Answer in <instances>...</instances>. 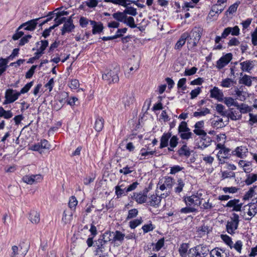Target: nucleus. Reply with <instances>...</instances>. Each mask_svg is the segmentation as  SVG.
Returning <instances> with one entry per match:
<instances>
[{
  "label": "nucleus",
  "mask_w": 257,
  "mask_h": 257,
  "mask_svg": "<svg viewBox=\"0 0 257 257\" xmlns=\"http://www.w3.org/2000/svg\"><path fill=\"white\" fill-rule=\"evenodd\" d=\"M148 190H144L143 193L139 192L134 193V199L138 203L142 204L146 202L147 200Z\"/></svg>",
  "instance_id": "nucleus-14"
},
{
  "label": "nucleus",
  "mask_w": 257,
  "mask_h": 257,
  "mask_svg": "<svg viewBox=\"0 0 257 257\" xmlns=\"http://www.w3.org/2000/svg\"><path fill=\"white\" fill-rule=\"evenodd\" d=\"M211 142V139L207 135L206 133L200 136V143H199L198 148L201 149L206 148L210 145Z\"/></svg>",
  "instance_id": "nucleus-12"
},
{
  "label": "nucleus",
  "mask_w": 257,
  "mask_h": 257,
  "mask_svg": "<svg viewBox=\"0 0 257 257\" xmlns=\"http://www.w3.org/2000/svg\"><path fill=\"white\" fill-rule=\"evenodd\" d=\"M134 101V96L132 94H126L122 98V102L124 105L129 106L132 104Z\"/></svg>",
  "instance_id": "nucleus-32"
},
{
  "label": "nucleus",
  "mask_w": 257,
  "mask_h": 257,
  "mask_svg": "<svg viewBox=\"0 0 257 257\" xmlns=\"http://www.w3.org/2000/svg\"><path fill=\"white\" fill-rule=\"evenodd\" d=\"M201 35V30L200 28H195L192 31L189 37H191L193 39L192 47L197 46L198 42L200 39Z\"/></svg>",
  "instance_id": "nucleus-9"
},
{
  "label": "nucleus",
  "mask_w": 257,
  "mask_h": 257,
  "mask_svg": "<svg viewBox=\"0 0 257 257\" xmlns=\"http://www.w3.org/2000/svg\"><path fill=\"white\" fill-rule=\"evenodd\" d=\"M239 3H234V4L231 5L228 10L226 12V13H229V14H232L234 12H235L237 10V7L239 5Z\"/></svg>",
  "instance_id": "nucleus-62"
},
{
  "label": "nucleus",
  "mask_w": 257,
  "mask_h": 257,
  "mask_svg": "<svg viewBox=\"0 0 257 257\" xmlns=\"http://www.w3.org/2000/svg\"><path fill=\"white\" fill-rule=\"evenodd\" d=\"M178 154L180 156H185L187 158L190 156V150L186 143L178 150Z\"/></svg>",
  "instance_id": "nucleus-24"
},
{
  "label": "nucleus",
  "mask_w": 257,
  "mask_h": 257,
  "mask_svg": "<svg viewBox=\"0 0 257 257\" xmlns=\"http://www.w3.org/2000/svg\"><path fill=\"white\" fill-rule=\"evenodd\" d=\"M242 246V242L241 240H237L233 245V247L238 252L241 253Z\"/></svg>",
  "instance_id": "nucleus-61"
},
{
  "label": "nucleus",
  "mask_w": 257,
  "mask_h": 257,
  "mask_svg": "<svg viewBox=\"0 0 257 257\" xmlns=\"http://www.w3.org/2000/svg\"><path fill=\"white\" fill-rule=\"evenodd\" d=\"M231 150L228 148H223L222 150H220L217 155V158L220 162H221V159L228 158L231 154Z\"/></svg>",
  "instance_id": "nucleus-18"
},
{
  "label": "nucleus",
  "mask_w": 257,
  "mask_h": 257,
  "mask_svg": "<svg viewBox=\"0 0 257 257\" xmlns=\"http://www.w3.org/2000/svg\"><path fill=\"white\" fill-rule=\"evenodd\" d=\"M112 234H113V232H105L101 236L102 238L103 239V241H104L106 243L110 241L114 242Z\"/></svg>",
  "instance_id": "nucleus-36"
},
{
  "label": "nucleus",
  "mask_w": 257,
  "mask_h": 257,
  "mask_svg": "<svg viewBox=\"0 0 257 257\" xmlns=\"http://www.w3.org/2000/svg\"><path fill=\"white\" fill-rule=\"evenodd\" d=\"M132 169L133 167L126 166L122 169H120L119 172L120 173H122L124 175H126L130 173H131L133 171Z\"/></svg>",
  "instance_id": "nucleus-57"
},
{
  "label": "nucleus",
  "mask_w": 257,
  "mask_h": 257,
  "mask_svg": "<svg viewBox=\"0 0 257 257\" xmlns=\"http://www.w3.org/2000/svg\"><path fill=\"white\" fill-rule=\"evenodd\" d=\"M202 199V194L199 192H197L190 196H185L183 199L186 206L195 208L201 205Z\"/></svg>",
  "instance_id": "nucleus-2"
},
{
  "label": "nucleus",
  "mask_w": 257,
  "mask_h": 257,
  "mask_svg": "<svg viewBox=\"0 0 257 257\" xmlns=\"http://www.w3.org/2000/svg\"><path fill=\"white\" fill-rule=\"evenodd\" d=\"M155 228V226L151 223L145 224L143 226L142 229L144 233H147L153 230Z\"/></svg>",
  "instance_id": "nucleus-59"
},
{
  "label": "nucleus",
  "mask_w": 257,
  "mask_h": 257,
  "mask_svg": "<svg viewBox=\"0 0 257 257\" xmlns=\"http://www.w3.org/2000/svg\"><path fill=\"white\" fill-rule=\"evenodd\" d=\"M142 221V218L134 219L130 222V226L131 228L134 229L139 225L141 224Z\"/></svg>",
  "instance_id": "nucleus-52"
},
{
  "label": "nucleus",
  "mask_w": 257,
  "mask_h": 257,
  "mask_svg": "<svg viewBox=\"0 0 257 257\" xmlns=\"http://www.w3.org/2000/svg\"><path fill=\"white\" fill-rule=\"evenodd\" d=\"M178 133L182 140H188L191 138L193 134L190 132L186 121H182L178 127Z\"/></svg>",
  "instance_id": "nucleus-4"
},
{
  "label": "nucleus",
  "mask_w": 257,
  "mask_h": 257,
  "mask_svg": "<svg viewBox=\"0 0 257 257\" xmlns=\"http://www.w3.org/2000/svg\"><path fill=\"white\" fill-rule=\"evenodd\" d=\"M106 243L104 241L102 237H100L96 241V245L97 246V249H98L99 251L102 252L103 251V249L105 247V244Z\"/></svg>",
  "instance_id": "nucleus-42"
},
{
  "label": "nucleus",
  "mask_w": 257,
  "mask_h": 257,
  "mask_svg": "<svg viewBox=\"0 0 257 257\" xmlns=\"http://www.w3.org/2000/svg\"><path fill=\"white\" fill-rule=\"evenodd\" d=\"M104 125V119L102 117L98 116L95 120L94 123V128L95 131L99 132H100L103 127Z\"/></svg>",
  "instance_id": "nucleus-27"
},
{
  "label": "nucleus",
  "mask_w": 257,
  "mask_h": 257,
  "mask_svg": "<svg viewBox=\"0 0 257 257\" xmlns=\"http://www.w3.org/2000/svg\"><path fill=\"white\" fill-rule=\"evenodd\" d=\"M251 78L255 79V77H251V76L244 74L241 79H240L239 82L240 84H243L247 86H251L252 85Z\"/></svg>",
  "instance_id": "nucleus-28"
},
{
  "label": "nucleus",
  "mask_w": 257,
  "mask_h": 257,
  "mask_svg": "<svg viewBox=\"0 0 257 257\" xmlns=\"http://www.w3.org/2000/svg\"><path fill=\"white\" fill-rule=\"evenodd\" d=\"M169 142L170 147L172 148H174L177 147L178 144L179 139L176 136H173L170 138Z\"/></svg>",
  "instance_id": "nucleus-51"
},
{
  "label": "nucleus",
  "mask_w": 257,
  "mask_h": 257,
  "mask_svg": "<svg viewBox=\"0 0 257 257\" xmlns=\"http://www.w3.org/2000/svg\"><path fill=\"white\" fill-rule=\"evenodd\" d=\"M77 203L76 198L74 196H72L69 200L68 205L71 209H75Z\"/></svg>",
  "instance_id": "nucleus-58"
},
{
  "label": "nucleus",
  "mask_w": 257,
  "mask_h": 257,
  "mask_svg": "<svg viewBox=\"0 0 257 257\" xmlns=\"http://www.w3.org/2000/svg\"><path fill=\"white\" fill-rule=\"evenodd\" d=\"M240 68L242 71L249 73L254 66L253 61L246 60L240 63Z\"/></svg>",
  "instance_id": "nucleus-16"
},
{
  "label": "nucleus",
  "mask_w": 257,
  "mask_h": 257,
  "mask_svg": "<svg viewBox=\"0 0 257 257\" xmlns=\"http://www.w3.org/2000/svg\"><path fill=\"white\" fill-rule=\"evenodd\" d=\"M210 229L209 226L207 225H205L204 224L198 227L197 228V232L200 236H202L208 233Z\"/></svg>",
  "instance_id": "nucleus-33"
},
{
  "label": "nucleus",
  "mask_w": 257,
  "mask_h": 257,
  "mask_svg": "<svg viewBox=\"0 0 257 257\" xmlns=\"http://www.w3.org/2000/svg\"><path fill=\"white\" fill-rule=\"evenodd\" d=\"M236 107L239 110L240 113H246L252 111V108L244 103H241L240 104L238 103L236 104Z\"/></svg>",
  "instance_id": "nucleus-30"
},
{
  "label": "nucleus",
  "mask_w": 257,
  "mask_h": 257,
  "mask_svg": "<svg viewBox=\"0 0 257 257\" xmlns=\"http://www.w3.org/2000/svg\"><path fill=\"white\" fill-rule=\"evenodd\" d=\"M197 211V209H196L195 207L187 206L185 207L182 208L180 210V212L182 213L187 214L192 212H195Z\"/></svg>",
  "instance_id": "nucleus-50"
},
{
  "label": "nucleus",
  "mask_w": 257,
  "mask_h": 257,
  "mask_svg": "<svg viewBox=\"0 0 257 257\" xmlns=\"http://www.w3.org/2000/svg\"><path fill=\"white\" fill-rule=\"evenodd\" d=\"M112 17L117 21L123 23L124 20L127 18V16H124L123 13L120 12H117L113 14Z\"/></svg>",
  "instance_id": "nucleus-44"
},
{
  "label": "nucleus",
  "mask_w": 257,
  "mask_h": 257,
  "mask_svg": "<svg viewBox=\"0 0 257 257\" xmlns=\"http://www.w3.org/2000/svg\"><path fill=\"white\" fill-rule=\"evenodd\" d=\"M204 124V122L203 120L197 121L194 125L195 129L193 130L194 133L199 136L205 134L206 132L202 130Z\"/></svg>",
  "instance_id": "nucleus-20"
},
{
  "label": "nucleus",
  "mask_w": 257,
  "mask_h": 257,
  "mask_svg": "<svg viewBox=\"0 0 257 257\" xmlns=\"http://www.w3.org/2000/svg\"><path fill=\"white\" fill-rule=\"evenodd\" d=\"M72 216V212L70 210H66L63 212L62 220L67 223L71 219Z\"/></svg>",
  "instance_id": "nucleus-38"
},
{
  "label": "nucleus",
  "mask_w": 257,
  "mask_h": 257,
  "mask_svg": "<svg viewBox=\"0 0 257 257\" xmlns=\"http://www.w3.org/2000/svg\"><path fill=\"white\" fill-rule=\"evenodd\" d=\"M112 235L113 236L112 237L114 242H116L117 241L122 242L125 236L124 234L118 230L113 232V234H112Z\"/></svg>",
  "instance_id": "nucleus-29"
},
{
  "label": "nucleus",
  "mask_w": 257,
  "mask_h": 257,
  "mask_svg": "<svg viewBox=\"0 0 257 257\" xmlns=\"http://www.w3.org/2000/svg\"><path fill=\"white\" fill-rule=\"evenodd\" d=\"M75 28L73 24V20L71 18H69L64 23L61 30V34L64 35L66 33L71 32Z\"/></svg>",
  "instance_id": "nucleus-13"
},
{
  "label": "nucleus",
  "mask_w": 257,
  "mask_h": 257,
  "mask_svg": "<svg viewBox=\"0 0 257 257\" xmlns=\"http://www.w3.org/2000/svg\"><path fill=\"white\" fill-rule=\"evenodd\" d=\"M257 179V175L255 174H249L245 180V184L249 185L254 182Z\"/></svg>",
  "instance_id": "nucleus-43"
},
{
  "label": "nucleus",
  "mask_w": 257,
  "mask_h": 257,
  "mask_svg": "<svg viewBox=\"0 0 257 257\" xmlns=\"http://www.w3.org/2000/svg\"><path fill=\"white\" fill-rule=\"evenodd\" d=\"M220 251L222 250L218 247H215L212 249L211 251L209 250V254L210 257H223V255L221 254ZM225 257H226V256Z\"/></svg>",
  "instance_id": "nucleus-34"
},
{
  "label": "nucleus",
  "mask_w": 257,
  "mask_h": 257,
  "mask_svg": "<svg viewBox=\"0 0 257 257\" xmlns=\"http://www.w3.org/2000/svg\"><path fill=\"white\" fill-rule=\"evenodd\" d=\"M189 37V35L188 33H183L179 40L176 43L175 48L177 50H180L182 46L185 44L187 38Z\"/></svg>",
  "instance_id": "nucleus-22"
},
{
  "label": "nucleus",
  "mask_w": 257,
  "mask_h": 257,
  "mask_svg": "<svg viewBox=\"0 0 257 257\" xmlns=\"http://www.w3.org/2000/svg\"><path fill=\"white\" fill-rule=\"evenodd\" d=\"M185 186V183L182 179L180 178L177 181V186L174 188L175 193L179 194L183 191V188Z\"/></svg>",
  "instance_id": "nucleus-37"
},
{
  "label": "nucleus",
  "mask_w": 257,
  "mask_h": 257,
  "mask_svg": "<svg viewBox=\"0 0 257 257\" xmlns=\"http://www.w3.org/2000/svg\"><path fill=\"white\" fill-rule=\"evenodd\" d=\"M12 254L14 256L17 255L18 257H23L28 252V247H25L23 248L21 245L19 246L14 245L12 247Z\"/></svg>",
  "instance_id": "nucleus-11"
},
{
  "label": "nucleus",
  "mask_w": 257,
  "mask_h": 257,
  "mask_svg": "<svg viewBox=\"0 0 257 257\" xmlns=\"http://www.w3.org/2000/svg\"><path fill=\"white\" fill-rule=\"evenodd\" d=\"M209 252L208 246L199 244L190 248L188 252L189 257H205Z\"/></svg>",
  "instance_id": "nucleus-1"
},
{
  "label": "nucleus",
  "mask_w": 257,
  "mask_h": 257,
  "mask_svg": "<svg viewBox=\"0 0 257 257\" xmlns=\"http://www.w3.org/2000/svg\"><path fill=\"white\" fill-rule=\"evenodd\" d=\"M90 24L92 26V34L95 35L97 33H100L103 29V25L101 23L97 24L94 21H90Z\"/></svg>",
  "instance_id": "nucleus-25"
},
{
  "label": "nucleus",
  "mask_w": 257,
  "mask_h": 257,
  "mask_svg": "<svg viewBox=\"0 0 257 257\" xmlns=\"http://www.w3.org/2000/svg\"><path fill=\"white\" fill-rule=\"evenodd\" d=\"M119 72V68L116 66L106 73L102 74V79L106 80L108 83L117 82L119 81L118 75Z\"/></svg>",
  "instance_id": "nucleus-3"
},
{
  "label": "nucleus",
  "mask_w": 257,
  "mask_h": 257,
  "mask_svg": "<svg viewBox=\"0 0 257 257\" xmlns=\"http://www.w3.org/2000/svg\"><path fill=\"white\" fill-rule=\"evenodd\" d=\"M232 215L233 216L231 217V220L228 221L226 225V230L230 234L234 233V231L237 229L239 222L238 214L233 213Z\"/></svg>",
  "instance_id": "nucleus-5"
},
{
  "label": "nucleus",
  "mask_w": 257,
  "mask_h": 257,
  "mask_svg": "<svg viewBox=\"0 0 257 257\" xmlns=\"http://www.w3.org/2000/svg\"><path fill=\"white\" fill-rule=\"evenodd\" d=\"M216 110L222 116H226L228 115V111L225 109V107L221 104H217Z\"/></svg>",
  "instance_id": "nucleus-40"
},
{
  "label": "nucleus",
  "mask_w": 257,
  "mask_h": 257,
  "mask_svg": "<svg viewBox=\"0 0 257 257\" xmlns=\"http://www.w3.org/2000/svg\"><path fill=\"white\" fill-rule=\"evenodd\" d=\"M189 248V244L188 243H183L181 244L179 249V252L181 256H183L186 255L188 249Z\"/></svg>",
  "instance_id": "nucleus-45"
},
{
  "label": "nucleus",
  "mask_w": 257,
  "mask_h": 257,
  "mask_svg": "<svg viewBox=\"0 0 257 257\" xmlns=\"http://www.w3.org/2000/svg\"><path fill=\"white\" fill-rule=\"evenodd\" d=\"M239 165L242 167L243 168V170L244 172L246 173H249L250 171V168H246V167L250 166V163L247 162L245 163V161L243 160H240L238 163Z\"/></svg>",
  "instance_id": "nucleus-55"
},
{
  "label": "nucleus",
  "mask_w": 257,
  "mask_h": 257,
  "mask_svg": "<svg viewBox=\"0 0 257 257\" xmlns=\"http://www.w3.org/2000/svg\"><path fill=\"white\" fill-rule=\"evenodd\" d=\"M149 201L148 203L153 207H157L159 206L161 202L160 197H159L157 194H153L149 197Z\"/></svg>",
  "instance_id": "nucleus-23"
},
{
  "label": "nucleus",
  "mask_w": 257,
  "mask_h": 257,
  "mask_svg": "<svg viewBox=\"0 0 257 257\" xmlns=\"http://www.w3.org/2000/svg\"><path fill=\"white\" fill-rule=\"evenodd\" d=\"M210 113V110L207 108H204L202 110L200 111H195L194 112L193 115L195 117H198L199 116H204L207 114Z\"/></svg>",
  "instance_id": "nucleus-54"
},
{
  "label": "nucleus",
  "mask_w": 257,
  "mask_h": 257,
  "mask_svg": "<svg viewBox=\"0 0 257 257\" xmlns=\"http://www.w3.org/2000/svg\"><path fill=\"white\" fill-rule=\"evenodd\" d=\"M239 28L237 26L234 27H227L225 28L222 33V37L226 38L230 34L233 36H238L239 34Z\"/></svg>",
  "instance_id": "nucleus-10"
},
{
  "label": "nucleus",
  "mask_w": 257,
  "mask_h": 257,
  "mask_svg": "<svg viewBox=\"0 0 257 257\" xmlns=\"http://www.w3.org/2000/svg\"><path fill=\"white\" fill-rule=\"evenodd\" d=\"M210 97L221 101L223 100V93L217 87H214L210 90Z\"/></svg>",
  "instance_id": "nucleus-17"
},
{
  "label": "nucleus",
  "mask_w": 257,
  "mask_h": 257,
  "mask_svg": "<svg viewBox=\"0 0 257 257\" xmlns=\"http://www.w3.org/2000/svg\"><path fill=\"white\" fill-rule=\"evenodd\" d=\"M164 184L167 187V188L171 189L173 187L174 183V180L172 177H166L164 178Z\"/></svg>",
  "instance_id": "nucleus-48"
},
{
  "label": "nucleus",
  "mask_w": 257,
  "mask_h": 257,
  "mask_svg": "<svg viewBox=\"0 0 257 257\" xmlns=\"http://www.w3.org/2000/svg\"><path fill=\"white\" fill-rule=\"evenodd\" d=\"M221 238L223 240V241L230 247V248H232L233 242L230 237L226 234H222L221 235Z\"/></svg>",
  "instance_id": "nucleus-46"
},
{
  "label": "nucleus",
  "mask_w": 257,
  "mask_h": 257,
  "mask_svg": "<svg viewBox=\"0 0 257 257\" xmlns=\"http://www.w3.org/2000/svg\"><path fill=\"white\" fill-rule=\"evenodd\" d=\"M165 239L164 238H161L155 244V247H153V250L159 251L164 245Z\"/></svg>",
  "instance_id": "nucleus-49"
},
{
  "label": "nucleus",
  "mask_w": 257,
  "mask_h": 257,
  "mask_svg": "<svg viewBox=\"0 0 257 257\" xmlns=\"http://www.w3.org/2000/svg\"><path fill=\"white\" fill-rule=\"evenodd\" d=\"M248 152L247 149L245 147L240 146L237 147L234 150L231 151L232 155H234L240 158H243L246 156Z\"/></svg>",
  "instance_id": "nucleus-15"
},
{
  "label": "nucleus",
  "mask_w": 257,
  "mask_h": 257,
  "mask_svg": "<svg viewBox=\"0 0 257 257\" xmlns=\"http://www.w3.org/2000/svg\"><path fill=\"white\" fill-rule=\"evenodd\" d=\"M257 213V205L255 203L249 204V209L247 214L250 216H254Z\"/></svg>",
  "instance_id": "nucleus-35"
},
{
  "label": "nucleus",
  "mask_w": 257,
  "mask_h": 257,
  "mask_svg": "<svg viewBox=\"0 0 257 257\" xmlns=\"http://www.w3.org/2000/svg\"><path fill=\"white\" fill-rule=\"evenodd\" d=\"M90 21L85 17H81L79 20L80 26L82 28H86L89 22L90 23Z\"/></svg>",
  "instance_id": "nucleus-56"
},
{
  "label": "nucleus",
  "mask_w": 257,
  "mask_h": 257,
  "mask_svg": "<svg viewBox=\"0 0 257 257\" xmlns=\"http://www.w3.org/2000/svg\"><path fill=\"white\" fill-rule=\"evenodd\" d=\"M126 188H121V186L115 187V193L117 198H120L122 196L126 195L127 193H125Z\"/></svg>",
  "instance_id": "nucleus-39"
},
{
  "label": "nucleus",
  "mask_w": 257,
  "mask_h": 257,
  "mask_svg": "<svg viewBox=\"0 0 257 257\" xmlns=\"http://www.w3.org/2000/svg\"><path fill=\"white\" fill-rule=\"evenodd\" d=\"M20 95V94L19 92H17L16 90L12 89H7L5 93V98L11 100L14 99V102L19 98Z\"/></svg>",
  "instance_id": "nucleus-19"
},
{
  "label": "nucleus",
  "mask_w": 257,
  "mask_h": 257,
  "mask_svg": "<svg viewBox=\"0 0 257 257\" xmlns=\"http://www.w3.org/2000/svg\"><path fill=\"white\" fill-rule=\"evenodd\" d=\"M29 218L30 221L33 223H38L40 221V214L34 210L31 211Z\"/></svg>",
  "instance_id": "nucleus-31"
},
{
  "label": "nucleus",
  "mask_w": 257,
  "mask_h": 257,
  "mask_svg": "<svg viewBox=\"0 0 257 257\" xmlns=\"http://www.w3.org/2000/svg\"><path fill=\"white\" fill-rule=\"evenodd\" d=\"M233 82V80H232L231 79L226 78L222 81L221 86L224 87H229L231 86V83Z\"/></svg>",
  "instance_id": "nucleus-63"
},
{
  "label": "nucleus",
  "mask_w": 257,
  "mask_h": 257,
  "mask_svg": "<svg viewBox=\"0 0 257 257\" xmlns=\"http://www.w3.org/2000/svg\"><path fill=\"white\" fill-rule=\"evenodd\" d=\"M34 81H31L29 83H28L25 86L22 88L21 90V91L19 92L20 94H24L25 93H27L29 91V90L30 89V88L32 87V86L33 85Z\"/></svg>",
  "instance_id": "nucleus-53"
},
{
  "label": "nucleus",
  "mask_w": 257,
  "mask_h": 257,
  "mask_svg": "<svg viewBox=\"0 0 257 257\" xmlns=\"http://www.w3.org/2000/svg\"><path fill=\"white\" fill-rule=\"evenodd\" d=\"M226 116L230 118L231 120H235L240 119L241 114L237 111L233 110V108H231L230 112L228 111V115H226Z\"/></svg>",
  "instance_id": "nucleus-26"
},
{
  "label": "nucleus",
  "mask_w": 257,
  "mask_h": 257,
  "mask_svg": "<svg viewBox=\"0 0 257 257\" xmlns=\"http://www.w3.org/2000/svg\"><path fill=\"white\" fill-rule=\"evenodd\" d=\"M138 214V211L137 209H132L128 211L127 219H130L136 217Z\"/></svg>",
  "instance_id": "nucleus-60"
},
{
  "label": "nucleus",
  "mask_w": 257,
  "mask_h": 257,
  "mask_svg": "<svg viewBox=\"0 0 257 257\" xmlns=\"http://www.w3.org/2000/svg\"><path fill=\"white\" fill-rule=\"evenodd\" d=\"M42 179L43 177L41 174L32 175L30 176L26 175L23 178V180L24 182L30 185L39 182Z\"/></svg>",
  "instance_id": "nucleus-7"
},
{
  "label": "nucleus",
  "mask_w": 257,
  "mask_h": 257,
  "mask_svg": "<svg viewBox=\"0 0 257 257\" xmlns=\"http://www.w3.org/2000/svg\"><path fill=\"white\" fill-rule=\"evenodd\" d=\"M224 103L228 107L231 106H234L236 107V104L238 103L235 101L234 99L231 97H226L223 98Z\"/></svg>",
  "instance_id": "nucleus-41"
},
{
  "label": "nucleus",
  "mask_w": 257,
  "mask_h": 257,
  "mask_svg": "<svg viewBox=\"0 0 257 257\" xmlns=\"http://www.w3.org/2000/svg\"><path fill=\"white\" fill-rule=\"evenodd\" d=\"M251 42L253 46H257V28L251 34Z\"/></svg>",
  "instance_id": "nucleus-64"
},
{
  "label": "nucleus",
  "mask_w": 257,
  "mask_h": 257,
  "mask_svg": "<svg viewBox=\"0 0 257 257\" xmlns=\"http://www.w3.org/2000/svg\"><path fill=\"white\" fill-rule=\"evenodd\" d=\"M232 55L231 53H227L221 57L216 62V67L221 69L227 65L232 59Z\"/></svg>",
  "instance_id": "nucleus-6"
},
{
  "label": "nucleus",
  "mask_w": 257,
  "mask_h": 257,
  "mask_svg": "<svg viewBox=\"0 0 257 257\" xmlns=\"http://www.w3.org/2000/svg\"><path fill=\"white\" fill-rule=\"evenodd\" d=\"M171 133H164L160 139V148L162 149L167 147L169 145V140L171 137Z\"/></svg>",
  "instance_id": "nucleus-21"
},
{
  "label": "nucleus",
  "mask_w": 257,
  "mask_h": 257,
  "mask_svg": "<svg viewBox=\"0 0 257 257\" xmlns=\"http://www.w3.org/2000/svg\"><path fill=\"white\" fill-rule=\"evenodd\" d=\"M123 23L126 24L127 26H128L132 28H134L137 27L135 23V20L132 17H127L126 19H125L124 21H123Z\"/></svg>",
  "instance_id": "nucleus-47"
},
{
  "label": "nucleus",
  "mask_w": 257,
  "mask_h": 257,
  "mask_svg": "<svg viewBox=\"0 0 257 257\" xmlns=\"http://www.w3.org/2000/svg\"><path fill=\"white\" fill-rule=\"evenodd\" d=\"M40 18H37L31 20L29 21L26 23L22 24L21 26H19V29H21L24 28V30L27 31H34L38 24L37 21Z\"/></svg>",
  "instance_id": "nucleus-8"
}]
</instances>
